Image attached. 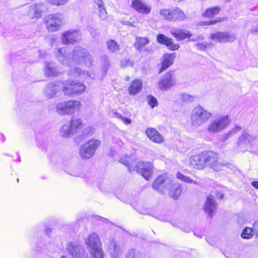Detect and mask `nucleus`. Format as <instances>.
<instances>
[{
  "label": "nucleus",
  "instance_id": "nucleus-59",
  "mask_svg": "<svg viewBox=\"0 0 258 258\" xmlns=\"http://www.w3.org/2000/svg\"><path fill=\"white\" fill-rule=\"evenodd\" d=\"M129 79H130L129 77H125V81H128Z\"/></svg>",
  "mask_w": 258,
  "mask_h": 258
},
{
  "label": "nucleus",
  "instance_id": "nucleus-40",
  "mask_svg": "<svg viewBox=\"0 0 258 258\" xmlns=\"http://www.w3.org/2000/svg\"><path fill=\"white\" fill-rule=\"evenodd\" d=\"M195 96L186 93L180 95V99L185 103H190L194 101Z\"/></svg>",
  "mask_w": 258,
  "mask_h": 258
},
{
  "label": "nucleus",
  "instance_id": "nucleus-3",
  "mask_svg": "<svg viewBox=\"0 0 258 258\" xmlns=\"http://www.w3.org/2000/svg\"><path fill=\"white\" fill-rule=\"evenodd\" d=\"M212 113L201 105L196 106L191 111L190 122L192 126L200 127L207 122L212 116Z\"/></svg>",
  "mask_w": 258,
  "mask_h": 258
},
{
  "label": "nucleus",
  "instance_id": "nucleus-54",
  "mask_svg": "<svg viewBox=\"0 0 258 258\" xmlns=\"http://www.w3.org/2000/svg\"><path fill=\"white\" fill-rule=\"evenodd\" d=\"M217 22H218V21H215V20L209 21L205 22V24L208 25H214V24H215Z\"/></svg>",
  "mask_w": 258,
  "mask_h": 258
},
{
  "label": "nucleus",
  "instance_id": "nucleus-33",
  "mask_svg": "<svg viewBox=\"0 0 258 258\" xmlns=\"http://www.w3.org/2000/svg\"><path fill=\"white\" fill-rule=\"evenodd\" d=\"M255 139V137L253 135L249 134L247 132H243L241 136L239 137L237 141V144L240 145L241 144H246L250 143Z\"/></svg>",
  "mask_w": 258,
  "mask_h": 258
},
{
  "label": "nucleus",
  "instance_id": "nucleus-47",
  "mask_svg": "<svg viewBox=\"0 0 258 258\" xmlns=\"http://www.w3.org/2000/svg\"><path fill=\"white\" fill-rule=\"evenodd\" d=\"M125 258H136L135 251L134 249H131L127 253Z\"/></svg>",
  "mask_w": 258,
  "mask_h": 258
},
{
  "label": "nucleus",
  "instance_id": "nucleus-19",
  "mask_svg": "<svg viewBox=\"0 0 258 258\" xmlns=\"http://www.w3.org/2000/svg\"><path fill=\"white\" fill-rule=\"evenodd\" d=\"M69 75L72 77H78L80 79L88 80L94 78V75L92 73L82 70L79 68L71 69L69 72Z\"/></svg>",
  "mask_w": 258,
  "mask_h": 258
},
{
  "label": "nucleus",
  "instance_id": "nucleus-42",
  "mask_svg": "<svg viewBox=\"0 0 258 258\" xmlns=\"http://www.w3.org/2000/svg\"><path fill=\"white\" fill-rule=\"evenodd\" d=\"M69 174L72 176L79 177L82 175V172L80 168L78 167H74L72 169L67 171Z\"/></svg>",
  "mask_w": 258,
  "mask_h": 258
},
{
  "label": "nucleus",
  "instance_id": "nucleus-63",
  "mask_svg": "<svg viewBox=\"0 0 258 258\" xmlns=\"http://www.w3.org/2000/svg\"><path fill=\"white\" fill-rule=\"evenodd\" d=\"M142 214H146V213L145 212H141Z\"/></svg>",
  "mask_w": 258,
  "mask_h": 258
},
{
  "label": "nucleus",
  "instance_id": "nucleus-27",
  "mask_svg": "<svg viewBox=\"0 0 258 258\" xmlns=\"http://www.w3.org/2000/svg\"><path fill=\"white\" fill-rule=\"evenodd\" d=\"M146 133L148 138L155 143H161L164 141L163 136L153 128L147 129Z\"/></svg>",
  "mask_w": 258,
  "mask_h": 258
},
{
  "label": "nucleus",
  "instance_id": "nucleus-24",
  "mask_svg": "<svg viewBox=\"0 0 258 258\" xmlns=\"http://www.w3.org/2000/svg\"><path fill=\"white\" fill-rule=\"evenodd\" d=\"M167 189L168 190V195L174 199H177L182 192L180 184L178 183H169Z\"/></svg>",
  "mask_w": 258,
  "mask_h": 258
},
{
  "label": "nucleus",
  "instance_id": "nucleus-20",
  "mask_svg": "<svg viewBox=\"0 0 258 258\" xmlns=\"http://www.w3.org/2000/svg\"><path fill=\"white\" fill-rule=\"evenodd\" d=\"M157 40L158 43L166 45L171 50H177L179 47L178 44L173 43L171 38H169L163 34H158L157 36Z\"/></svg>",
  "mask_w": 258,
  "mask_h": 258
},
{
  "label": "nucleus",
  "instance_id": "nucleus-48",
  "mask_svg": "<svg viewBox=\"0 0 258 258\" xmlns=\"http://www.w3.org/2000/svg\"><path fill=\"white\" fill-rule=\"evenodd\" d=\"M113 140L114 143L116 144L119 147L122 146L123 144V142L119 138H113Z\"/></svg>",
  "mask_w": 258,
  "mask_h": 258
},
{
  "label": "nucleus",
  "instance_id": "nucleus-7",
  "mask_svg": "<svg viewBox=\"0 0 258 258\" xmlns=\"http://www.w3.org/2000/svg\"><path fill=\"white\" fill-rule=\"evenodd\" d=\"M61 87L65 95H79L83 93L86 88L84 83L73 80L62 82Z\"/></svg>",
  "mask_w": 258,
  "mask_h": 258
},
{
  "label": "nucleus",
  "instance_id": "nucleus-46",
  "mask_svg": "<svg viewBox=\"0 0 258 258\" xmlns=\"http://www.w3.org/2000/svg\"><path fill=\"white\" fill-rule=\"evenodd\" d=\"M101 59L104 63V71L106 72L109 67V63L108 61V57L106 55H103L101 57Z\"/></svg>",
  "mask_w": 258,
  "mask_h": 258
},
{
  "label": "nucleus",
  "instance_id": "nucleus-30",
  "mask_svg": "<svg viewBox=\"0 0 258 258\" xmlns=\"http://www.w3.org/2000/svg\"><path fill=\"white\" fill-rule=\"evenodd\" d=\"M171 21H183L186 19L184 12L179 8H171Z\"/></svg>",
  "mask_w": 258,
  "mask_h": 258
},
{
  "label": "nucleus",
  "instance_id": "nucleus-38",
  "mask_svg": "<svg viewBox=\"0 0 258 258\" xmlns=\"http://www.w3.org/2000/svg\"><path fill=\"white\" fill-rule=\"evenodd\" d=\"M176 176L178 179L183 181V182L188 183H194L195 184H198V182L197 181L192 180L189 177L185 176L184 175H183V174L179 172L177 173Z\"/></svg>",
  "mask_w": 258,
  "mask_h": 258
},
{
  "label": "nucleus",
  "instance_id": "nucleus-28",
  "mask_svg": "<svg viewBox=\"0 0 258 258\" xmlns=\"http://www.w3.org/2000/svg\"><path fill=\"white\" fill-rule=\"evenodd\" d=\"M96 5L97 14L102 20H105L107 17V13L104 8V5L102 0H94Z\"/></svg>",
  "mask_w": 258,
  "mask_h": 258
},
{
  "label": "nucleus",
  "instance_id": "nucleus-11",
  "mask_svg": "<svg viewBox=\"0 0 258 258\" xmlns=\"http://www.w3.org/2000/svg\"><path fill=\"white\" fill-rule=\"evenodd\" d=\"M128 167L129 171H136L139 174L142 175L146 180H149L152 174L153 165L150 162H139L136 167H132L128 162L124 163Z\"/></svg>",
  "mask_w": 258,
  "mask_h": 258
},
{
  "label": "nucleus",
  "instance_id": "nucleus-17",
  "mask_svg": "<svg viewBox=\"0 0 258 258\" xmlns=\"http://www.w3.org/2000/svg\"><path fill=\"white\" fill-rule=\"evenodd\" d=\"M169 181L166 176L162 175L159 176L154 182L153 188L154 189L161 193H164L169 186Z\"/></svg>",
  "mask_w": 258,
  "mask_h": 258
},
{
  "label": "nucleus",
  "instance_id": "nucleus-18",
  "mask_svg": "<svg viewBox=\"0 0 258 258\" xmlns=\"http://www.w3.org/2000/svg\"><path fill=\"white\" fill-rule=\"evenodd\" d=\"M131 7L140 13L148 15L151 13V7L146 5L143 0H132Z\"/></svg>",
  "mask_w": 258,
  "mask_h": 258
},
{
  "label": "nucleus",
  "instance_id": "nucleus-64",
  "mask_svg": "<svg viewBox=\"0 0 258 258\" xmlns=\"http://www.w3.org/2000/svg\"><path fill=\"white\" fill-rule=\"evenodd\" d=\"M207 242H209L210 244L212 245V244H211V243H210L209 241L208 240H207Z\"/></svg>",
  "mask_w": 258,
  "mask_h": 258
},
{
  "label": "nucleus",
  "instance_id": "nucleus-6",
  "mask_svg": "<svg viewBox=\"0 0 258 258\" xmlns=\"http://www.w3.org/2000/svg\"><path fill=\"white\" fill-rule=\"evenodd\" d=\"M230 122L228 115H221L211 120L206 130L210 134L219 133L224 130Z\"/></svg>",
  "mask_w": 258,
  "mask_h": 258
},
{
  "label": "nucleus",
  "instance_id": "nucleus-55",
  "mask_svg": "<svg viewBox=\"0 0 258 258\" xmlns=\"http://www.w3.org/2000/svg\"><path fill=\"white\" fill-rule=\"evenodd\" d=\"M142 50L143 51L148 52V53H152L153 51V50L150 47H147Z\"/></svg>",
  "mask_w": 258,
  "mask_h": 258
},
{
  "label": "nucleus",
  "instance_id": "nucleus-57",
  "mask_svg": "<svg viewBox=\"0 0 258 258\" xmlns=\"http://www.w3.org/2000/svg\"><path fill=\"white\" fill-rule=\"evenodd\" d=\"M217 198L220 200H221L223 199L224 195L222 192H218L217 194Z\"/></svg>",
  "mask_w": 258,
  "mask_h": 258
},
{
  "label": "nucleus",
  "instance_id": "nucleus-22",
  "mask_svg": "<svg viewBox=\"0 0 258 258\" xmlns=\"http://www.w3.org/2000/svg\"><path fill=\"white\" fill-rule=\"evenodd\" d=\"M59 82L53 83H49L43 90V93L48 98H53L56 94L59 89Z\"/></svg>",
  "mask_w": 258,
  "mask_h": 258
},
{
  "label": "nucleus",
  "instance_id": "nucleus-26",
  "mask_svg": "<svg viewBox=\"0 0 258 258\" xmlns=\"http://www.w3.org/2000/svg\"><path fill=\"white\" fill-rule=\"evenodd\" d=\"M44 73V75L47 77H55L59 74V72L54 64L52 62L48 61L45 62Z\"/></svg>",
  "mask_w": 258,
  "mask_h": 258
},
{
  "label": "nucleus",
  "instance_id": "nucleus-29",
  "mask_svg": "<svg viewBox=\"0 0 258 258\" xmlns=\"http://www.w3.org/2000/svg\"><path fill=\"white\" fill-rule=\"evenodd\" d=\"M175 57V53L164 54L162 62V67L159 73H161L169 68L173 63Z\"/></svg>",
  "mask_w": 258,
  "mask_h": 258
},
{
  "label": "nucleus",
  "instance_id": "nucleus-1",
  "mask_svg": "<svg viewBox=\"0 0 258 258\" xmlns=\"http://www.w3.org/2000/svg\"><path fill=\"white\" fill-rule=\"evenodd\" d=\"M55 55L58 61L70 67L74 64H85L90 67L93 64L92 56L85 49L80 46L76 47L72 54H70V50L67 47L58 48Z\"/></svg>",
  "mask_w": 258,
  "mask_h": 258
},
{
  "label": "nucleus",
  "instance_id": "nucleus-8",
  "mask_svg": "<svg viewBox=\"0 0 258 258\" xmlns=\"http://www.w3.org/2000/svg\"><path fill=\"white\" fill-rule=\"evenodd\" d=\"M81 107V103L77 100H69L58 103L56 105V112L61 115H71L78 111Z\"/></svg>",
  "mask_w": 258,
  "mask_h": 258
},
{
  "label": "nucleus",
  "instance_id": "nucleus-16",
  "mask_svg": "<svg viewBox=\"0 0 258 258\" xmlns=\"http://www.w3.org/2000/svg\"><path fill=\"white\" fill-rule=\"evenodd\" d=\"M211 38L220 43H226L233 42L236 39V37L234 34L228 32H219L212 34Z\"/></svg>",
  "mask_w": 258,
  "mask_h": 258
},
{
  "label": "nucleus",
  "instance_id": "nucleus-39",
  "mask_svg": "<svg viewBox=\"0 0 258 258\" xmlns=\"http://www.w3.org/2000/svg\"><path fill=\"white\" fill-rule=\"evenodd\" d=\"M254 230L250 228H246L241 233V237L243 238H250L254 234Z\"/></svg>",
  "mask_w": 258,
  "mask_h": 258
},
{
  "label": "nucleus",
  "instance_id": "nucleus-5",
  "mask_svg": "<svg viewBox=\"0 0 258 258\" xmlns=\"http://www.w3.org/2000/svg\"><path fill=\"white\" fill-rule=\"evenodd\" d=\"M85 242L90 247V252L91 258H104L101 243L96 233L90 234L85 240Z\"/></svg>",
  "mask_w": 258,
  "mask_h": 258
},
{
  "label": "nucleus",
  "instance_id": "nucleus-60",
  "mask_svg": "<svg viewBox=\"0 0 258 258\" xmlns=\"http://www.w3.org/2000/svg\"><path fill=\"white\" fill-rule=\"evenodd\" d=\"M60 258H67L65 255H62Z\"/></svg>",
  "mask_w": 258,
  "mask_h": 258
},
{
  "label": "nucleus",
  "instance_id": "nucleus-2",
  "mask_svg": "<svg viewBox=\"0 0 258 258\" xmlns=\"http://www.w3.org/2000/svg\"><path fill=\"white\" fill-rule=\"evenodd\" d=\"M189 162L193 168L199 170L208 167L218 171L225 170L229 167L227 163L219 161L218 154L212 151L203 152L192 156Z\"/></svg>",
  "mask_w": 258,
  "mask_h": 258
},
{
  "label": "nucleus",
  "instance_id": "nucleus-25",
  "mask_svg": "<svg viewBox=\"0 0 258 258\" xmlns=\"http://www.w3.org/2000/svg\"><path fill=\"white\" fill-rule=\"evenodd\" d=\"M170 32L178 41L182 40L191 36V34L188 30L180 28L172 29Z\"/></svg>",
  "mask_w": 258,
  "mask_h": 258
},
{
  "label": "nucleus",
  "instance_id": "nucleus-15",
  "mask_svg": "<svg viewBox=\"0 0 258 258\" xmlns=\"http://www.w3.org/2000/svg\"><path fill=\"white\" fill-rule=\"evenodd\" d=\"M44 8V5L42 4L32 5L28 7L27 15L31 20H37L42 17Z\"/></svg>",
  "mask_w": 258,
  "mask_h": 258
},
{
  "label": "nucleus",
  "instance_id": "nucleus-36",
  "mask_svg": "<svg viewBox=\"0 0 258 258\" xmlns=\"http://www.w3.org/2000/svg\"><path fill=\"white\" fill-rule=\"evenodd\" d=\"M220 11V8L219 7H215L213 8L208 9L204 14V16L207 17H212L217 15Z\"/></svg>",
  "mask_w": 258,
  "mask_h": 258
},
{
  "label": "nucleus",
  "instance_id": "nucleus-44",
  "mask_svg": "<svg viewBox=\"0 0 258 258\" xmlns=\"http://www.w3.org/2000/svg\"><path fill=\"white\" fill-rule=\"evenodd\" d=\"M147 101L149 105L152 107L154 108L155 106H157L158 103L157 99L153 96L151 95H149L147 96Z\"/></svg>",
  "mask_w": 258,
  "mask_h": 258
},
{
  "label": "nucleus",
  "instance_id": "nucleus-41",
  "mask_svg": "<svg viewBox=\"0 0 258 258\" xmlns=\"http://www.w3.org/2000/svg\"><path fill=\"white\" fill-rule=\"evenodd\" d=\"M46 1L51 6L59 7L66 4L69 0H46Z\"/></svg>",
  "mask_w": 258,
  "mask_h": 258
},
{
  "label": "nucleus",
  "instance_id": "nucleus-4",
  "mask_svg": "<svg viewBox=\"0 0 258 258\" xmlns=\"http://www.w3.org/2000/svg\"><path fill=\"white\" fill-rule=\"evenodd\" d=\"M82 127V120L73 117L68 123L62 126L60 130V134L61 137L69 138L79 132Z\"/></svg>",
  "mask_w": 258,
  "mask_h": 258
},
{
  "label": "nucleus",
  "instance_id": "nucleus-13",
  "mask_svg": "<svg viewBox=\"0 0 258 258\" xmlns=\"http://www.w3.org/2000/svg\"><path fill=\"white\" fill-rule=\"evenodd\" d=\"M176 84V76L174 72L170 71L164 74L159 80L158 88L161 90H167Z\"/></svg>",
  "mask_w": 258,
  "mask_h": 258
},
{
  "label": "nucleus",
  "instance_id": "nucleus-14",
  "mask_svg": "<svg viewBox=\"0 0 258 258\" xmlns=\"http://www.w3.org/2000/svg\"><path fill=\"white\" fill-rule=\"evenodd\" d=\"M81 39V35L79 32L75 29L68 30L61 35V41L64 44H73L80 41Z\"/></svg>",
  "mask_w": 258,
  "mask_h": 258
},
{
  "label": "nucleus",
  "instance_id": "nucleus-51",
  "mask_svg": "<svg viewBox=\"0 0 258 258\" xmlns=\"http://www.w3.org/2000/svg\"><path fill=\"white\" fill-rule=\"evenodd\" d=\"M112 112L113 113V117L120 119L122 117V115L120 113L116 112V110H113Z\"/></svg>",
  "mask_w": 258,
  "mask_h": 258
},
{
  "label": "nucleus",
  "instance_id": "nucleus-62",
  "mask_svg": "<svg viewBox=\"0 0 258 258\" xmlns=\"http://www.w3.org/2000/svg\"><path fill=\"white\" fill-rule=\"evenodd\" d=\"M101 219H103L104 220H105V221H107V219H105V218H102V217H101Z\"/></svg>",
  "mask_w": 258,
  "mask_h": 258
},
{
  "label": "nucleus",
  "instance_id": "nucleus-35",
  "mask_svg": "<svg viewBox=\"0 0 258 258\" xmlns=\"http://www.w3.org/2000/svg\"><path fill=\"white\" fill-rule=\"evenodd\" d=\"M107 47L108 51L112 53L116 52L119 50V45L112 40L107 42Z\"/></svg>",
  "mask_w": 258,
  "mask_h": 258
},
{
  "label": "nucleus",
  "instance_id": "nucleus-34",
  "mask_svg": "<svg viewBox=\"0 0 258 258\" xmlns=\"http://www.w3.org/2000/svg\"><path fill=\"white\" fill-rule=\"evenodd\" d=\"M150 42L149 39L147 37H137L135 46L138 50H142L145 46Z\"/></svg>",
  "mask_w": 258,
  "mask_h": 258
},
{
  "label": "nucleus",
  "instance_id": "nucleus-43",
  "mask_svg": "<svg viewBox=\"0 0 258 258\" xmlns=\"http://www.w3.org/2000/svg\"><path fill=\"white\" fill-rule=\"evenodd\" d=\"M138 20L137 18H131V21H122V23L124 25H127L128 26H131L133 27H136L138 24Z\"/></svg>",
  "mask_w": 258,
  "mask_h": 258
},
{
  "label": "nucleus",
  "instance_id": "nucleus-10",
  "mask_svg": "<svg viewBox=\"0 0 258 258\" xmlns=\"http://www.w3.org/2000/svg\"><path fill=\"white\" fill-rule=\"evenodd\" d=\"M101 144L100 140L91 139L85 143L80 149V155L84 159H90L94 155L97 149Z\"/></svg>",
  "mask_w": 258,
  "mask_h": 258
},
{
  "label": "nucleus",
  "instance_id": "nucleus-56",
  "mask_svg": "<svg viewBox=\"0 0 258 258\" xmlns=\"http://www.w3.org/2000/svg\"><path fill=\"white\" fill-rule=\"evenodd\" d=\"M251 185L255 188L258 189V181H252L251 183Z\"/></svg>",
  "mask_w": 258,
  "mask_h": 258
},
{
  "label": "nucleus",
  "instance_id": "nucleus-37",
  "mask_svg": "<svg viewBox=\"0 0 258 258\" xmlns=\"http://www.w3.org/2000/svg\"><path fill=\"white\" fill-rule=\"evenodd\" d=\"M160 17L163 19L171 21V9H163L159 11Z\"/></svg>",
  "mask_w": 258,
  "mask_h": 258
},
{
  "label": "nucleus",
  "instance_id": "nucleus-32",
  "mask_svg": "<svg viewBox=\"0 0 258 258\" xmlns=\"http://www.w3.org/2000/svg\"><path fill=\"white\" fill-rule=\"evenodd\" d=\"M241 127L238 125H235L228 132L223 134L220 138L221 142H224L230 138L234 136L237 133L240 132Z\"/></svg>",
  "mask_w": 258,
  "mask_h": 258
},
{
  "label": "nucleus",
  "instance_id": "nucleus-31",
  "mask_svg": "<svg viewBox=\"0 0 258 258\" xmlns=\"http://www.w3.org/2000/svg\"><path fill=\"white\" fill-rule=\"evenodd\" d=\"M142 88V83L141 81L136 79L131 83L128 88L129 93L131 95H135L141 91Z\"/></svg>",
  "mask_w": 258,
  "mask_h": 258
},
{
  "label": "nucleus",
  "instance_id": "nucleus-9",
  "mask_svg": "<svg viewBox=\"0 0 258 258\" xmlns=\"http://www.w3.org/2000/svg\"><path fill=\"white\" fill-rule=\"evenodd\" d=\"M66 249L71 258H91L85 248L76 241L68 242L66 245Z\"/></svg>",
  "mask_w": 258,
  "mask_h": 258
},
{
  "label": "nucleus",
  "instance_id": "nucleus-58",
  "mask_svg": "<svg viewBox=\"0 0 258 258\" xmlns=\"http://www.w3.org/2000/svg\"><path fill=\"white\" fill-rule=\"evenodd\" d=\"M252 31H253V32H258V28H256V29L252 28Z\"/></svg>",
  "mask_w": 258,
  "mask_h": 258
},
{
  "label": "nucleus",
  "instance_id": "nucleus-21",
  "mask_svg": "<svg viewBox=\"0 0 258 258\" xmlns=\"http://www.w3.org/2000/svg\"><path fill=\"white\" fill-rule=\"evenodd\" d=\"M204 210L209 217L213 216L214 212L216 210V204L213 199V196L211 195L207 197Z\"/></svg>",
  "mask_w": 258,
  "mask_h": 258
},
{
  "label": "nucleus",
  "instance_id": "nucleus-45",
  "mask_svg": "<svg viewBox=\"0 0 258 258\" xmlns=\"http://www.w3.org/2000/svg\"><path fill=\"white\" fill-rule=\"evenodd\" d=\"M133 64V61L128 58H125L120 62L121 67L124 68L126 67L132 66Z\"/></svg>",
  "mask_w": 258,
  "mask_h": 258
},
{
  "label": "nucleus",
  "instance_id": "nucleus-52",
  "mask_svg": "<svg viewBox=\"0 0 258 258\" xmlns=\"http://www.w3.org/2000/svg\"><path fill=\"white\" fill-rule=\"evenodd\" d=\"M121 120L125 124H129L131 122V119L128 118L123 117L121 118Z\"/></svg>",
  "mask_w": 258,
  "mask_h": 258
},
{
  "label": "nucleus",
  "instance_id": "nucleus-50",
  "mask_svg": "<svg viewBox=\"0 0 258 258\" xmlns=\"http://www.w3.org/2000/svg\"><path fill=\"white\" fill-rule=\"evenodd\" d=\"M198 49L204 50L206 49L207 45L204 43H199L196 45Z\"/></svg>",
  "mask_w": 258,
  "mask_h": 258
},
{
  "label": "nucleus",
  "instance_id": "nucleus-12",
  "mask_svg": "<svg viewBox=\"0 0 258 258\" xmlns=\"http://www.w3.org/2000/svg\"><path fill=\"white\" fill-rule=\"evenodd\" d=\"M63 16L59 13L51 14L47 15L44 18L45 24L50 32L57 31L62 25Z\"/></svg>",
  "mask_w": 258,
  "mask_h": 258
},
{
  "label": "nucleus",
  "instance_id": "nucleus-53",
  "mask_svg": "<svg viewBox=\"0 0 258 258\" xmlns=\"http://www.w3.org/2000/svg\"><path fill=\"white\" fill-rule=\"evenodd\" d=\"M253 229L254 233H255L256 236L258 237V223H255L253 226Z\"/></svg>",
  "mask_w": 258,
  "mask_h": 258
},
{
  "label": "nucleus",
  "instance_id": "nucleus-49",
  "mask_svg": "<svg viewBox=\"0 0 258 258\" xmlns=\"http://www.w3.org/2000/svg\"><path fill=\"white\" fill-rule=\"evenodd\" d=\"M95 131V129L93 126H89L85 129V133L88 134H93Z\"/></svg>",
  "mask_w": 258,
  "mask_h": 258
},
{
  "label": "nucleus",
  "instance_id": "nucleus-61",
  "mask_svg": "<svg viewBox=\"0 0 258 258\" xmlns=\"http://www.w3.org/2000/svg\"><path fill=\"white\" fill-rule=\"evenodd\" d=\"M51 232V230L50 229H47V232L48 233V232Z\"/></svg>",
  "mask_w": 258,
  "mask_h": 258
},
{
  "label": "nucleus",
  "instance_id": "nucleus-23",
  "mask_svg": "<svg viewBox=\"0 0 258 258\" xmlns=\"http://www.w3.org/2000/svg\"><path fill=\"white\" fill-rule=\"evenodd\" d=\"M121 251L119 245L114 240L112 239L109 241L108 251L111 256V258H119Z\"/></svg>",
  "mask_w": 258,
  "mask_h": 258
}]
</instances>
